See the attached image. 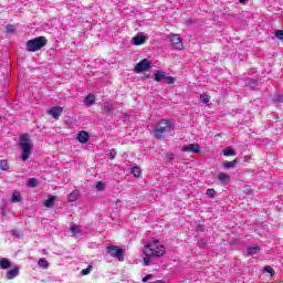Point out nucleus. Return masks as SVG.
Wrapping results in <instances>:
<instances>
[{"mask_svg":"<svg viewBox=\"0 0 283 283\" xmlns=\"http://www.w3.org/2000/svg\"><path fill=\"white\" fill-rule=\"evenodd\" d=\"M19 147L22 151L20 156L21 160L23 163H25L27 160H30V157L32 156V151H34V144L30 138V134L24 133L20 136Z\"/></svg>","mask_w":283,"mask_h":283,"instance_id":"nucleus-1","label":"nucleus"},{"mask_svg":"<svg viewBox=\"0 0 283 283\" xmlns=\"http://www.w3.org/2000/svg\"><path fill=\"white\" fill-rule=\"evenodd\" d=\"M144 253L148 256L160 258L164 253H167L165 245L160 244V241H149L145 248Z\"/></svg>","mask_w":283,"mask_h":283,"instance_id":"nucleus-2","label":"nucleus"},{"mask_svg":"<svg viewBox=\"0 0 283 283\" xmlns=\"http://www.w3.org/2000/svg\"><path fill=\"white\" fill-rule=\"evenodd\" d=\"M174 129V124L169 119H161L154 128L155 138H165V134H169Z\"/></svg>","mask_w":283,"mask_h":283,"instance_id":"nucleus-3","label":"nucleus"},{"mask_svg":"<svg viewBox=\"0 0 283 283\" xmlns=\"http://www.w3.org/2000/svg\"><path fill=\"white\" fill-rule=\"evenodd\" d=\"M48 39H45V36H38L27 42V50L29 52H39L41 48H45Z\"/></svg>","mask_w":283,"mask_h":283,"instance_id":"nucleus-4","label":"nucleus"},{"mask_svg":"<svg viewBox=\"0 0 283 283\" xmlns=\"http://www.w3.org/2000/svg\"><path fill=\"white\" fill-rule=\"evenodd\" d=\"M108 254L112 258H116L118 262H125V250L123 248H118L116 245H109L107 248Z\"/></svg>","mask_w":283,"mask_h":283,"instance_id":"nucleus-5","label":"nucleus"},{"mask_svg":"<svg viewBox=\"0 0 283 283\" xmlns=\"http://www.w3.org/2000/svg\"><path fill=\"white\" fill-rule=\"evenodd\" d=\"M148 70H151V61H149L148 59L142 60L135 66V72L137 74H142V72H148Z\"/></svg>","mask_w":283,"mask_h":283,"instance_id":"nucleus-6","label":"nucleus"},{"mask_svg":"<svg viewBox=\"0 0 283 283\" xmlns=\"http://www.w3.org/2000/svg\"><path fill=\"white\" fill-rule=\"evenodd\" d=\"M170 43L175 50H182L185 45L182 44V39L178 34H174L170 36Z\"/></svg>","mask_w":283,"mask_h":283,"instance_id":"nucleus-7","label":"nucleus"},{"mask_svg":"<svg viewBox=\"0 0 283 283\" xmlns=\"http://www.w3.org/2000/svg\"><path fill=\"white\" fill-rule=\"evenodd\" d=\"M181 151H185L186 154H200V145L198 144L185 145L181 148Z\"/></svg>","mask_w":283,"mask_h":283,"instance_id":"nucleus-8","label":"nucleus"},{"mask_svg":"<svg viewBox=\"0 0 283 283\" xmlns=\"http://www.w3.org/2000/svg\"><path fill=\"white\" fill-rule=\"evenodd\" d=\"M48 114L59 120L61 114H63V107L61 106H53L51 109L48 111Z\"/></svg>","mask_w":283,"mask_h":283,"instance_id":"nucleus-9","label":"nucleus"},{"mask_svg":"<svg viewBox=\"0 0 283 283\" xmlns=\"http://www.w3.org/2000/svg\"><path fill=\"white\" fill-rule=\"evenodd\" d=\"M146 42H147V38L143 33H137L133 38V45H143Z\"/></svg>","mask_w":283,"mask_h":283,"instance_id":"nucleus-10","label":"nucleus"},{"mask_svg":"<svg viewBox=\"0 0 283 283\" xmlns=\"http://www.w3.org/2000/svg\"><path fill=\"white\" fill-rule=\"evenodd\" d=\"M166 76H167V72L163 70H158L154 72V81H156V83H160L165 81Z\"/></svg>","mask_w":283,"mask_h":283,"instance_id":"nucleus-11","label":"nucleus"},{"mask_svg":"<svg viewBox=\"0 0 283 283\" xmlns=\"http://www.w3.org/2000/svg\"><path fill=\"white\" fill-rule=\"evenodd\" d=\"M115 109H116V105H114V104H109L107 102L102 104V111L104 114L112 115V114H114Z\"/></svg>","mask_w":283,"mask_h":283,"instance_id":"nucleus-12","label":"nucleus"},{"mask_svg":"<svg viewBox=\"0 0 283 283\" xmlns=\"http://www.w3.org/2000/svg\"><path fill=\"white\" fill-rule=\"evenodd\" d=\"M77 140H78V143H82L83 145H85V143H87V140H90V134L85 130H81L77 134Z\"/></svg>","mask_w":283,"mask_h":283,"instance_id":"nucleus-13","label":"nucleus"},{"mask_svg":"<svg viewBox=\"0 0 283 283\" xmlns=\"http://www.w3.org/2000/svg\"><path fill=\"white\" fill-rule=\"evenodd\" d=\"M245 83L249 87H251V90H260V82H258V80H253V78L249 77L245 81Z\"/></svg>","mask_w":283,"mask_h":283,"instance_id":"nucleus-14","label":"nucleus"},{"mask_svg":"<svg viewBox=\"0 0 283 283\" xmlns=\"http://www.w3.org/2000/svg\"><path fill=\"white\" fill-rule=\"evenodd\" d=\"M218 180L219 182H221L222 185H228L229 184V180H230V177L228 174L226 172H219L218 175Z\"/></svg>","mask_w":283,"mask_h":283,"instance_id":"nucleus-15","label":"nucleus"},{"mask_svg":"<svg viewBox=\"0 0 283 283\" xmlns=\"http://www.w3.org/2000/svg\"><path fill=\"white\" fill-rule=\"evenodd\" d=\"M19 275V268L11 269L7 272L8 280H14Z\"/></svg>","mask_w":283,"mask_h":283,"instance_id":"nucleus-16","label":"nucleus"},{"mask_svg":"<svg viewBox=\"0 0 283 283\" xmlns=\"http://www.w3.org/2000/svg\"><path fill=\"white\" fill-rule=\"evenodd\" d=\"M85 103H86L87 107H92V105H94V103H96V96H94V94H88L85 97Z\"/></svg>","mask_w":283,"mask_h":283,"instance_id":"nucleus-17","label":"nucleus"},{"mask_svg":"<svg viewBox=\"0 0 283 283\" xmlns=\"http://www.w3.org/2000/svg\"><path fill=\"white\" fill-rule=\"evenodd\" d=\"M54 202H56V197L52 196L44 201V207L52 209L54 207Z\"/></svg>","mask_w":283,"mask_h":283,"instance_id":"nucleus-18","label":"nucleus"},{"mask_svg":"<svg viewBox=\"0 0 283 283\" xmlns=\"http://www.w3.org/2000/svg\"><path fill=\"white\" fill-rule=\"evenodd\" d=\"M0 266L1 269H10L12 266V263H10V260L7 258L0 259Z\"/></svg>","mask_w":283,"mask_h":283,"instance_id":"nucleus-19","label":"nucleus"},{"mask_svg":"<svg viewBox=\"0 0 283 283\" xmlns=\"http://www.w3.org/2000/svg\"><path fill=\"white\" fill-rule=\"evenodd\" d=\"M223 168L224 169H233V167H235V165H238V159H234L232 161H223Z\"/></svg>","mask_w":283,"mask_h":283,"instance_id":"nucleus-20","label":"nucleus"},{"mask_svg":"<svg viewBox=\"0 0 283 283\" xmlns=\"http://www.w3.org/2000/svg\"><path fill=\"white\" fill-rule=\"evenodd\" d=\"M256 253H260V247H249L248 248V255H256Z\"/></svg>","mask_w":283,"mask_h":283,"instance_id":"nucleus-21","label":"nucleus"},{"mask_svg":"<svg viewBox=\"0 0 283 283\" xmlns=\"http://www.w3.org/2000/svg\"><path fill=\"white\" fill-rule=\"evenodd\" d=\"M130 174L135 178H139L140 174H143V171L140 170V167L135 166V167L132 168Z\"/></svg>","mask_w":283,"mask_h":283,"instance_id":"nucleus-22","label":"nucleus"},{"mask_svg":"<svg viewBox=\"0 0 283 283\" xmlns=\"http://www.w3.org/2000/svg\"><path fill=\"white\" fill-rule=\"evenodd\" d=\"M38 266H40L41 269H48L50 266V263L48 262V260L41 258L38 261Z\"/></svg>","mask_w":283,"mask_h":283,"instance_id":"nucleus-23","label":"nucleus"},{"mask_svg":"<svg viewBox=\"0 0 283 283\" xmlns=\"http://www.w3.org/2000/svg\"><path fill=\"white\" fill-rule=\"evenodd\" d=\"M0 169L1 171H8V169H10V166L8 165V160L6 159L0 160Z\"/></svg>","mask_w":283,"mask_h":283,"instance_id":"nucleus-24","label":"nucleus"},{"mask_svg":"<svg viewBox=\"0 0 283 283\" xmlns=\"http://www.w3.org/2000/svg\"><path fill=\"white\" fill-rule=\"evenodd\" d=\"M78 198V191H73L69 195V202H76Z\"/></svg>","mask_w":283,"mask_h":283,"instance_id":"nucleus-25","label":"nucleus"},{"mask_svg":"<svg viewBox=\"0 0 283 283\" xmlns=\"http://www.w3.org/2000/svg\"><path fill=\"white\" fill-rule=\"evenodd\" d=\"M164 81L167 85H174L176 83V77L166 75Z\"/></svg>","mask_w":283,"mask_h":283,"instance_id":"nucleus-26","label":"nucleus"},{"mask_svg":"<svg viewBox=\"0 0 283 283\" xmlns=\"http://www.w3.org/2000/svg\"><path fill=\"white\" fill-rule=\"evenodd\" d=\"M71 233H73L74 237L78 235V233H81V228H78L76 224H73L71 227Z\"/></svg>","mask_w":283,"mask_h":283,"instance_id":"nucleus-27","label":"nucleus"},{"mask_svg":"<svg viewBox=\"0 0 283 283\" xmlns=\"http://www.w3.org/2000/svg\"><path fill=\"white\" fill-rule=\"evenodd\" d=\"M11 202H21V193L19 192H13Z\"/></svg>","mask_w":283,"mask_h":283,"instance_id":"nucleus-28","label":"nucleus"},{"mask_svg":"<svg viewBox=\"0 0 283 283\" xmlns=\"http://www.w3.org/2000/svg\"><path fill=\"white\" fill-rule=\"evenodd\" d=\"M39 185V180L36 178H30L28 182V187H36Z\"/></svg>","mask_w":283,"mask_h":283,"instance_id":"nucleus-29","label":"nucleus"},{"mask_svg":"<svg viewBox=\"0 0 283 283\" xmlns=\"http://www.w3.org/2000/svg\"><path fill=\"white\" fill-rule=\"evenodd\" d=\"M95 189H97V191H105V184L103 181H97L95 184Z\"/></svg>","mask_w":283,"mask_h":283,"instance_id":"nucleus-30","label":"nucleus"},{"mask_svg":"<svg viewBox=\"0 0 283 283\" xmlns=\"http://www.w3.org/2000/svg\"><path fill=\"white\" fill-rule=\"evenodd\" d=\"M223 156H235V150L233 148L224 149Z\"/></svg>","mask_w":283,"mask_h":283,"instance_id":"nucleus-31","label":"nucleus"},{"mask_svg":"<svg viewBox=\"0 0 283 283\" xmlns=\"http://www.w3.org/2000/svg\"><path fill=\"white\" fill-rule=\"evenodd\" d=\"M274 35L276 36V39H280V41H283V30L274 31Z\"/></svg>","mask_w":283,"mask_h":283,"instance_id":"nucleus-32","label":"nucleus"},{"mask_svg":"<svg viewBox=\"0 0 283 283\" xmlns=\"http://www.w3.org/2000/svg\"><path fill=\"white\" fill-rule=\"evenodd\" d=\"M200 102L207 105V103H209V95L207 94L200 95Z\"/></svg>","mask_w":283,"mask_h":283,"instance_id":"nucleus-33","label":"nucleus"},{"mask_svg":"<svg viewBox=\"0 0 283 283\" xmlns=\"http://www.w3.org/2000/svg\"><path fill=\"white\" fill-rule=\"evenodd\" d=\"M92 265H88L86 269L82 270V275H90L92 273Z\"/></svg>","mask_w":283,"mask_h":283,"instance_id":"nucleus-34","label":"nucleus"},{"mask_svg":"<svg viewBox=\"0 0 283 283\" xmlns=\"http://www.w3.org/2000/svg\"><path fill=\"white\" fill-rule=\"evenodd\" d=\"M206 195L208 196V198H214L216 190L214 189H208Z\"/></svg>","mask_w":283,"mask_h":283,"instance_id":"nucleus-35","label":"nucleus"},{"mask_svg":"<svg viewBox=\"0 0 283 283\" xmlns=\"http://www.w3.org/2000/svg\"><path fill=\"white\" fill-rule=\"evenodd\" d=\"M264 272L265 273H271L272 275H275V270H273V268H271L270 265H266L264 268Z\"/></svg>","mask_w":283,"mask_h":283,"instance_id":"nucleus-36","label":"nucleus"},{"mask_svg":"<svg viewBox=\"0 0 283 283\" xmlns=\"http://www.w3.org/2000/svg\"><path fill=\"white\" fill-rule=\"evenodd\" d=\"M7 32H8L9 34L14 33V25L8 24V25H7Z\"/></svg>","mask_w":283,"mask_h":283,"instance_id":"nucleus-37","label":"nucleus"},{"mask_svg":"<svg viewBox=\"0 0 283 283\" xmlns=\"http://www.w3.org/2000/svg\"><path fill=\"white\" fill-rule=\"evenodd\" d=\"M151 264V260L149 259L148 255H146V258H144V266H149Z\"/></svg>","mask_w":283,"mask_h":283,"instance_id":"nucleus-38","label":"nucleus"},{"mask_svg":"<svg viewBox=\"0 0 283 283\" xmlns=\"http://www.w3.org/2000/svg\"><path fill=\"white\" fill-rule=\"evenodd\" d=\"M109 158H111V160H114V158H116V149H111L109 150Z\"/></svg>","mask_w":283,"mask_h":283,"instance_id":"nucleus-39","label":"nucleus"},{"mask_svg":"<svg viewBox=\"0 0 283 283\" xmlns=\"http://www.w3.org/2000/svg\"><path fill=\"white\" fill-rule=\"evenodd\" d=\"M11 234H12L14 238H21V233L19 232V230H12Z\"/></svg>","mask_w":283,"mask_h":283,"instance_id":"nucleus-40","label":"nucleus"},{"mask_svg":"<svg viewBox=\"0 0 283 283\" xmlns=\"http://www.w3.org/2000/svg\"><path fill=\"white\" fill-rule=\"evenodd\" d=\"M154 277L153 274H148L145 277H143V282H149V280H151Z\"/></svg>","mask_w":283,"mask_h":283,"instance_id":"nucleus-41","label":"nucleus"},{"mask_svg":"<svg viewBox=\"0 0 283 283\" xmlns=\"http://www.w3.org/2000/svg\"><path fill=\"white\" fill-rule=\"evenodd\" d=\"M275 101H276L277 103H283V96H282V95H277V96L275 97Z\"/></svg>","mask_w":283,"mask_h":283,"instance_id":"nucleus-42","label":"nucleus"},{"mask_svg":"<svg viewBox=\"0 0 283 283\" xmlns=\"http://www.w3.org/2000/svg\"><path fill=\"white\" fill-rule=\"evenodd\" d=\"M167 158L171 161V160H174V154H168L167 155Z\"/></svg>","mask_w":283,"mask_h":283,"instance_id":"nucleus-43","label":"nucleus"},{"mask_svg":"<svg viewBox=\"0 0 283 283\" xmlns=\"http://www.w3.org/2000/svg\"><path fill=\"white\" fill-rule=\"evenodd\" d=\"M197 231L198 232L202 231V224L197 226Z\"/></svg>","mask_w":283,"mask_h":283,"instance_id":"nucleus-44","label":"nucleus"},{"mask_svg":"<svg viewBox=\"0 0 283 283\" xmlns=\"http://www.w3.org/2000/svg\"><path fill=\"white\" fill-rule=\"evenodd\" d=\"M240 3H247V0H239Z\"/></svg>","mask_w":283,"mask_h":283,"instance_id":"nucleus-45","label":"nucleus"},{"mask_svg":"<svg viewBox=\"0 0 283 283\" xmlns=\"http://www.w3.org/2000/svg\"><path fill=\"white\" fill-rule=\"evenodd\" d=\"M0 120H1V116H0Z\"/></svg>","mask_w":283,"mask_h":283,"instance_id":"nucleus-46","label":"nucleus"}]
</instances>
